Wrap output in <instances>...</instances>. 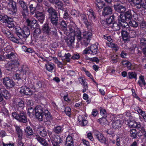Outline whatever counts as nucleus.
Instances as JSON below:
<instances>
[{"instance_id":"1","label":"nucleus","mask_w":146,"mask_h":146,"mask_svg":"<svg viewBox=\"0 0 146 146\" xmlns=\"http://www.w3.org/2000/svg\"><path fill=\"white\" fill-rule=\"evenodd\" d=\"M69 31L71 37L67 39V43L69 46H71L74 43L76 37L77 39L81 40L82 43L87 46L90 42L92 36L91 30L86 31L84 30L82 32L83 37H81V33L80 29L78 28L75 24H71L69 27Z\"/></svg>"},{"instance_id":"2","label":"nucleus","mask_w":146,"mask_h":146,"mask_svg":"<svg viewBox=\"0 0 146 146\" xmlns=\"http://www.w3.org/2000/svg\"><path fill=\"white\" fill-rule=\"evenodd\" d=\"M16 34L17 36H21L22 38V40L25 42L27 38L30 34V30L27 27H24L23 28V30L19 27H17L16 28Z\"/></svg>"},{"instance_id":"3","label":"nucleus","mask_w":146,"mask_h":146,"mask_svg":"<svg viewBox=\"0 0 146 146\" xmlns=\"http://www.w3.org/2000/svg\"><path fill=\"white\" fill-rule=\"evenodd\" d=\"M8 13L11 15L15 14L17 11L16 3L12 0H8Z\"/></svg>"},{"instance_id":"4","label":"nucleus","mask_w":146,"mask_h":146,"mask_svg":"<svg viewBox=\"0 0 146 146\" xmlns=\"http://www.w3.org/2000/svg\"><path fill=\"white\" fill-rule=\"evenodd\" d=\"M131 11L130 10H129L127 11L125 13V15L120 14L119 17V21H122L123 24L122 25L124 26H128V24L127 22L125 21V20L127 19H130L132 17V14L131 13Z\"/></svg>"},{"instance_id":"5","label":"nucleus","mask_w":146,"mask_h":146,"mask_svg":"<svg viewBox=\"0 0 146 146\" xmlns=\"http://www.w3.org/2000/svg\"><path fill=\"white\" fill-rule=\"evenodd\" d=\"M35 112L36 117L39 120L41 121L44 119L43 108L41 106L39 105L35 107Z\"/></svg>"},{"instance_id":"6","label":"nucleus","mask_w":146,"mask_h":146,"mask_svg":"<svg viewBox=\"0 0 146 146\" xmlns=\"http://www.w3.org/2000/svg\"><path fill=\"white\" fill-rule=\"evenodd\" d=\"M98 43L91 45L90 47L86 48L83 51V53L84 54H96L97 53L98 46Z\"/></svg>"},{"instance_id":"7","label":"nucleus","mask_w":146,"mask_h":146,"mask_svg":"<svg viewBox=\"0 0 146 146\" xmlns=\"http://www.w3.org/2000/svg\"><path fill=\"white\" fill-rule=\"evenodd\" d=\"M119 17L118 19V21L116 22H114L112 25L110 26L115 31L119 30L122 27L124 29H125L126 26H124L122 25L123 23L122 21H119Z\"/></svg>"},{"instance_id":"8","label":"nucleus","mask_w":146,"mask_h":146,"mask_svg":"<svg viewBox=\"0 0 146 146\" xmlns=\"http://www.w3.org/2000/svg\"><path fill=\"white\" fill-rule=\"evenodd\" d=\"M51 139L53 146H60L59 144L62 141V138L58 135L52 137Z\"/></svg>"},{"instance_id":"9","label":"nucleus","mask_w":146,"mask_h":146,"mask_svg":"<svg viewBox=\"0 0 146 146\" xmlns=\"http://www.w3.org/2000/svg\"><path fill=\"white\" fill-rule=\"evenodd\" d=\"M3 80V84L7 88H12L14 86V82L8 77L4 78Z\"/></svg>"},{"instance_id":"10","label":"nucleus","mask_w":146,"mask_h":146,"mask_svg":"<svg viewBox=\"0 0 146 146\" xmlns=\"http://www.w3.org/2000/svg\"><path fill=\"white\" fill-rule=\"evenodd\" d=\"M13 104L15 108L17 110L22 109L24 107V102L20 99L16 100Z\"/></svg>"},{"instance_id":"11","label":"nucleus","mask_w":146,"mask_h":146,"mask_svg":"<svg viewBox=\"0 0 146 146\" xmlns=\"http://www.w3.org/2000/svg\"><path fill=\"white\" fill-rule=\"evenodd\" d=\"M74 24L73 22H72L70 23V26L69 27H69L71 24ZM61 28H62L63 31H64V33L67 36L69 35L70 37L69 38H70L71 37V34L69 30V31L67 30V25L66 24V22L64 21H62L61 22Z\"/></svg>"},{"instance_id":"12","label":"nucleus","mask_w":146,"mask_h":146,"mask_svg":"<svg viewBox=\"0 0 146 146\" xmlns=\"http://www.w3.org/2000/svg\"><path fill=\"white\" fill-rule=\"evenodd\" d=\"M20 92L21 93L26 95H31L33 93V91L29 87L25 86L21 87Z\"/></svg>"},{"instance_id":"13","label":"nucleus","mask_w":146,"mask_h":146,"mask_svg":"<svg viewBox=\"0 0 146 146\" xmlns=\"http://www.w3.org/2000/svg\"><path fill=\"white\" fill-rule=\"evenodd\" d=\"M140 47L143 54L146 56V40L145 38H142L141 39Z\"/></svg>"},{"instance_id":"14","label":"nucleus","mask_w":146,"mask_h":146,"mask_svg":"<svg viewBox=\"0 0 146 146\" xmlns=\"http://www.w3.org/2000/svg\"><path fill=\"white\" fill-rule=\"evenodd\" d=\"M34 17H36L41 23H43V21L44 19V15L42 12H40L38 11L35 12Z\"/></svg>"},{"instance_id":"15","label":"nucleus","mask_w":146,"mask_h":146,"mask_svg":"<svg viewBox=\"0 0 146 146\" xmlns=\"http://www.w3.org/2000/svg\"><path fill=\"white\" fill-rule=\"evenodd\" d=\"M95 135L99 141L102 143H105L106 139L101 133L96 131L95 133Z\"/></svg>"},{"instance_id":"16","label":"nucleus","mask_w":146,"mask_h":146,"mask_svg":"<svg viewBox=\"0 0 146 146\" xmlns=\"http://www.w3.org/2000/svg\"><path fill=\"white\" fill-rule=\"evenodd\" d=\"M18 37H15L13 36L12 35L11 36V37H10L9 38L12 41L17 43H19L21 44H23L24 42V41L22 40V38L21 36H17Z\"/></svg>"},{"instance_id":"17","label":"nucleus","mask_w":146,"mask_h":146,"mask_svg":"<svg viewBox=\"0 0 146 146\" xmlns=\"http://www.w3.org/2000/svg\"><path fill=\"white\" fill-rule=\"evenodd\" d=\"M26 22L28 26L30 27L31 29H34L35 28V26L37 25V21L35 19H33L31 21L29 19H27L26 20Z\"/></svg>"},{"instance_id":"18","label":"nucleus","mask_w":146,"mask_h":146,"mask_svg":"<svg viewBox=\"0 0 146 146\" xmlns=\"http://www.w3.org/2000/svg\"><path fill=\"white\" fill-rule=\"evenodd\" d=\"M21 72L23 75L24 78H26V75L29 74V69L27 66L26 65L22 66L21 67Z\"/></svg>"},{"instance_id":"19","label":"nucleus","mask_w":146,"mask_h":146,"mask_svg":"<svg viewBox=\"0 0 146 146\" xmlns=\"http://www.w3.org/2000/svg\"><path fill=\"white\" fill-rule=\"evenodd\" d=\"M114 6L115 11L120 13H123L126 10V9L124 7L120 4H115L114 5Z\"/></svg>"},{"instance_id":"20","label":"nucleus","mask_w":146,"mask_h":146,"mask_svg":"<svg viewBox=\"0 0 146 146\" xmlns=\"http://www.w3.org/2000/svg\"><path fill=\"white\" fill-rule=\"evenodd\" d=\"M78 120L79 123L82 126L86 125L88 123V121L86 120V118L83 115H79Z\"/></svg>"},{"instance_id":"21","label":"nucleus","mask_w":146,"mask_h":146,"mask_svg":"<svg viewBox=\"0 0 146 146\" xmlns=\"http://www.w3.org/2000/svg\"><path fill=\"white\" fill-rule=\"evenodd\" d=\"M7 25L9 28L15 27L16 25V23L13 20V18H9L7 21Z\"/></svg>"},{"instance_id":"22","label":"nucleus","mask_w":146,"mask_h":146,"mask_svg":"<svg viewBox=\"0 0 146 146\" xmlns=\"http://www.w3.org/2000/svg\"><path fill=\"white\" fill-rule=\"evenodd\" d=\"M34 136L35 138L42 145L46 146L48 145L46 141L44 139L40 137L38 135H35Z\"/></svg>"},{"instance_id":"23","label":"nucleus","mask_w":146,"mask_h":146,"mask_svg":"<svg viewBox=\"0 0 146 146\" xmlns=\"http://www.w3.org/2000/svg\"><path fill=\"white\" fill-rule=\"evenodd\" d=\"M1 95L6 99H9L11 97V95L9 92L6 89L3 88L1 90Z\"/></svg>"},{"instance_id":"24","label":"nucleus","mask_w":146,"mask_h":146,"mask_svg":"<svg viewBox=\"0 0 146 146\" xmlns=\"http://www.w3.org/2000/svg\"><path fill=\"white\" fill-rule=\"evenodd\" d=\"M22 74L20 70H17L13 76V78L14 79L18 80L23 78H24L23 75L22 76Z\"/></svg>"},{"instance_id":"25","label":"nucleus","mask_w":146,"mask_h":146,"mask_svg":"<svg viewBox=\"0 0 146 146\" xmlns=\"http://www.w3.org/2000/svg\"><path fill=\"white\" fill-rule=\"evenodd\" d=\"M122 38L124 41H126L128 39L129 35L128 31L125 29L123 28L121 32Z\"/></svg>"},{"instance_id":"26","label":"nucleus","mask_w":146,"mask_h":146,"mask_svg":"<svg viewBox=\"0 0 146 146\" xmlns=\"http://www.w3.org/2000/svg\"><path fill=\"white\" fill-rule=\"evenodd\" d=\"M125 29H126L127 31H128L129 35L130 37L132 38L136 36V34L135 31L134 30L131 29L128 25V26L126 27Z\"/></svg>"},{"instance_id":"27","label":"nucleus","mask_w":146,"mask_h":146,"mask_svg":"<svg viewBox=\"0 0 146 146\" xmlns=\"http://www.w3.org/2000/svg\"><path fill=\"white\" fill-rule=\"evenodd\" d=\"M17 135L19 139H21L23 135V131L20 127L17 125H14Z\"/></svg>"},{"instance_id":"28","label":"nucleus","mask_w":146,"mask_h":146,"mask_svg":"<svg viewBox=\"0 0 146 146\" xmlns=\"http://www.w3.org/2000/svg\"><path fill=\"white\" fill-rule=\"evenodd\" d=\"M112 10L110 7H105L103 10V14L104 15H107L112 13Z\"/></svg>"},{"instance_id":"29","label":"nucleus","mask_w":146,"mask_h":146,"mask_svg":"<svg viewBox=\"0 0 146 146\" xmlns=\"http://www.w3.org/2000/svg\"><path fill=\"white\" fill-rule=\"evenodd\" d=\"M112 125L114 129H118L121 126V123L120 120H117L112 121Z\"/></svg>"},{"instance_id":"30","label":"nucleus","mask_w":146,"mask_h":146,"mask_svg":"<svg viewBox=\"0 0 146 146\" xmlns=\"http://www.w3.org/2000/svg\"><path fill=\"white\" fill-rule=\"evenodd\" d=\"M45 66L46 70L51 73L55 67V65L52 63H48L46 64Z\"/></svg>"},{"instance_id":"31","label":"nucleus","mask_w":146,"mask_h":146,"mask_svg":"<svg viewBox=\"0 0 146 146\" xmlns=\"http://www.w3.org/2000/svg\"><path fill=\"white\" fill-rule=\"evenodd\" d=\"M66 142V146H73V140L71 136L68 135L67 137Z\"/></svg>"},{"instance_id":"32","label":"nucleus","mask_w":146,"mask_h":146,"mask_svg":"<svg viewBox=\"0 0 146 146\" xmlns=\"http://www.w3.org/2000/svg\"><path fill=\"white\" fill-rule=\"evenodd\" d=\"M137 83L141 87L146 85V82L145 80L144 77L142 75L140 76L139 80Z\"/></svg>"},{"instance_id":"33","label":"nucleus","mask_w":146,"mask_h":146,"mask_svg":"<svg viewBox=\"0 0 146 146\" xmlns=\"http://www.w3.org/2000/svg\"><path fill=\"white\" fill-rule=\"evenodd\" d=\"M88 18L89 19L95 21L96 20L95 15L94 14L93 10L92 9H90L88 13Z\"/></svg>"},{"instance_id":"34","label":"nucleus","mask_w":146,"mask_h":146,"mask_svg":"<svg viewBox=\"0 0 146 146\" xmlns=\"http://www.w3.org/2000/svg\"><path fill=\"white\" fill-rule=\"evenodd\" d=\"M128 125L130 127H140V125L134 121H129L128 122Z\"/></svg>"},{"instance_id":"35","label":"nucleus","mask_w":146,"mask_h":146,"mask_svg":"<svg viewBox=\"0 0 146 146\" xmlns=\"http://www.w3.org/2000/svg\"><path fill=\"white\" fill-rule=\"evenodd\" d=\"M131 2L132 5L135 6L138 9L141 8L140 0H131Z\"/></svg>"},{"instance_id":"36","label":"nucleus","mask_w":146,"mask_h":146,"mask_svg":"<svg viewBox=\"0 0 146 146\" xmlns=\"http://www.w3.org/2000/svg\"><path fill=\"white\" fill-rule=\"evenodd\" d=\"M18 120L25 123L27 121V119L25 115L23 113H21L19 115V117H18Z\"/></svg>"},{"instance_id":"37","label":"nucleus","mask_w":146,"mask_h":146,"mask_svg":"<svg viewBox=\"0 0 146 146\" xmlns=\"http://www.w3.org/2000/svg\"><path fill=\"white\" fill-rule=\"evenodd\" d=\"M106 44L108 47L111 48L113 50L115 51H117L118 49V47L117 44L113 42V41L107 42Z\"/></svg>"},{"instance_id":"38","label":"nucleus","mask_w":146,"mask_h":146,"mask_svg":"<svg viewBox=\"0 0 146 146\" xmlns=\"http://www.w3.org/2000/svg\"><path fill=\"white\" fill-rule=\"evenodd\" d=\"M29 8L30 9V12L31 14L33 15L34 13H35V12H37L36 10H38V6L36 7L33 4H31L29 5Z\"/></svg>"},{"instance_id":"39","label":"nucleus","mask_w":146,"mask_h":146,"mask_svg":"<svg viewBox=\"0 0 146 146\" xmlns=\"http://www.w3.org/2000/svg\"><path fill=\"white\" fill-rule=\"evenodd\" d=\"M96 4L98 8L101 9L105 6V3L101 0H96Z\"/></svg>"},{"instance_id":"40","label":"nucleus","mask_w":146,"mask_h":146,"mask_svg":"<svg viewBox=\"0 0 146 146\" xmlns=\"http://www.w3.org/2000/svg\"><path fill=\"white\" fill-rule=\"evenodd\" d=\"M98 122L102 125H108L109 124L108 121H107L106 119L104 117L100 118L98 119Z\"/></svg>"},{"instance_id":"41","label":"nucleus","mask_w":146,"mask_h":146,"mask_svg":"<svg viewBox=\"0 0 146 146\" xmlns=\"http://www.w3.org/2000/svg\"><path fill=\"white\" fill-rule=\"evenodd\" d=\"M122 64L125 67L129 70L131 69V63L129 61L127 60H123L122 62Z\"/></svg>"},{"instance_id":"42","label":"nucleus","mask_w":146,"mask_h":146,"mask_svg":"<svg viewBox=\"0 0 146 146\" xmlns=\"http://www.w3.org/2000/svg\"><path fill=\"white\" fill-rule=\"evenodd\" d=\"M121 137H120L117 136L116 139V141L115 140H111L110 142L114 144L116 143V145L117 146H120V140Z\"/></svg>"},{"instance_id":"43","label":"nucleus","mask_w":146,"mask_h":146,"mask_svg":"<svg viewBox=\"0 0 146 146\" xmlns=\"http://www.w3.org/2000/svg\"><path fill=\"white\" fill-rule=\"evenodd\" d=\"M42 30L44 33L47 34H49L50 33V29L47 24L44 25L42 27Z\"/></svg>"},{"instance_id":"44","label":"nucleus","mask_w":146,"mask_h":146,"mask_svg":"<svg viewBox=\"0 0 146 146\" xmlns=\"http://www.w3.org/2000/svg\"><path fill=\"white\" fill-rule=\"evenodd\" d=\"M37 131L40 133V135L42 137H44L46 136L47 135L45 129L43 127L40 128V129L38 130Z\"/></svg>"},{"instance_id":"45","label":"nucleus","mask_w":146,"mask_h":146,"mask_svg":"<svg viewBox=\"0 0 146 146\" xmlns=\"http://www.w3.org/2000/svg\"><path fill=\"white\" fill-rule=\"evenodd\" d=\"M2 31L3 33L7 36L8 38L11 37L12 35L11 32L6 28H2Z\"/></svg>"},{"instance_id":"46","label":"nucleus","mask_w":146,"mask_h":146,"mask_svg":"<svg viewBox=\"0 0 146 146\" xmlns=\"http://www.w3.org/2000/svg\"><path fill=\"white\" fill-rule=\"evenodd\" d=\"M130 136L133 138H135L137 136V132L135 129H132L130 131Z\"/></svg>"},{"instance_id":"47","label":"nucleus","mask_w":146,"mask_h":146,"mask_svg":"<svg viewBox=\"0 0 146 146\" xmlns=\"http://www.w3.org/2000/svg\"><path fill=\"white\" fill-rule=\"evenodd\" d=\"M115 19V16L113 15L110 17L109 18L107 19L106 21L107 25L110 26L112 25L111 23L114 21Z\"/></svg>"},{"instance_id":"48","label":"nucleus","mask_w":146,"mask_h":146,"mask_svg":"<svg viewBox=\"0 0 146 146\" xmlns=\"http://www.w3.org/2000/svg\"><path fill=\"white\" fill-rule=\"evenodd\" d=\"M50 16L51 17V21L52 23L55 25L56 24L57 21L58 20V18L57 17V14L56 13L55 14Z\"/></svg>"},{"instance_id":"49","label":"nucleus","mask_w":146,"mask_h":146,"mask_svg":"<svg viewBox=\"0 0 146 146\" xmlns=\"http://www.w3.org/2000/svg\"><path fill=\"white\" fill-rule=\"evenodd\" d=\"M25 132L26 134L28 135H32L33 133L32 129L29 126H27L26 127L25 129Z\"/></svg>"},{"instance_id":"50","label":"nucleus","mask_w":146,"mask_h":146,"mask_svg":"<svg viewBox=\"0 0 146 146\" xmlns=\"http://www.w3.org/2000/svg\"><path fill=\"white\" fill-rule=\"evenodd\" d=\"M128 25L129 26H131L134 27H136L138 25L137 23L135 21L133 20H130L129 22V24Z\"/></svg>"},{"instance_id":"51","label":"nucleus","mask_w":146,"mask_h":146,"mask_svg":"<svg viewBox=\"0 0 146 146\" xmlns=\"http://www.w3.org/2000/svg\"><path fill=\"white\" fill-rule=\"evenodd\" d=\"M41 33L40 29L39 28H36L35 29L33 33V36L34 37H37Z\"/></svg>"},{"instance_id":"52","label":"nucleus","mask_w":146,"mask_h":146,"mask_svg":"<svg viewBox=\"0 0 146 146\" xmlns=\"http://www.w3.org/2000/svg\"><path fill=\"white\" fill-rule=\"evenodd\" d=\"M138 114L140 119H142L141 116L145 121H146V114L145 111L142 110Z\"/></svg>"},{"instance_id":"53","label":"nucleus","mask_w":146,"mask_h":146,"mask_svg":"<svg viewBox=\"0 0 146 146\" xmlns=\"http://www.w3.org/2000/svg\"><path fill=\"white\" fill-rule=\"evenodd\" d=\"M9 62V64H11L13 66L14 68L18 66L20 63L19 61L16 60H12Z\"/></svg>"},{"instance_id":"54","label":"nucleus","mask_w":146,"mask_h":146,"mask_svg":"<svg viewBox=\"0 0 146 146\" xmlns=\"http://www.w3.org/2000/svg\"><path fill=\"white\" fill-rule=\"evenodd\" d=\"M57 1H57V3H55V4H56L59 9L63 10V3L61 1H60V0Z\"/></svg>"},{"instance_id":"55","label":"nucleus","mask_w":146,"mask_h":146,"mask_svg":"<svg viewBox=\"0 0 146 146\" xmlns=\"http://www.w3.org/2000/svg\"><path fill=\"white\" fill-rule=\"evenodd\" d=\"M54 131L57 133H58L60 132L62 130V127L60 126H57L55 127L54 129Z\"/></svg>"},{"instance_id":"56","label":"nucleus","mask_w":146,"mask_h":146,"mask_svg":"<svg viewBox=\"0 0 146 146\" xmlns=\"http://www.w3.org/2000/svg\"><path fill=\"white\" fill-rule=\"evenodd\" d=\"M71 55L69 53L66 54H65L64 56L62 57L63 59H64V61H66L67 62H70V57Z\"/></svg>"},{"instance_id":"57","label":"nucleus","mask_w":146,"mask_h":146,"mask_svg":"<svg viewBox=\"0 0 146 146\" xmlns=\"http://www.w3.org/2000/svg\"><path fill=\"white\" fill-rule=\"evenodd\" d=\"M48 11L49 13V15L50 16L56 13L55 10L52 7L49 8L48 9Z\"/></svg>"},{"instance_id":"58","label":"nucleus","mask_w":146,"mask_h":146,"mask_svg":"<svg viewBox=\"0 0 146 146\" xmlns=\"http://www.w3.org/2000/svg\"><path fill=\"white\" fill-rule=\"evenodd\" d=\"M128 76L129 78L130 79L135 78L136 79H137V74L135 73L134 72H128Z\"/></svg>"},{"instance_id":"59","label":"nucleus","mask_w":146,"mask_h":146,"mask_svg":"<svg viewBox=\"0 0 146 146\" xmlns=\"http://www.w3.org/2000/svg\"><path fill=\"white\" fill-rule=\"evenodd\" d=\"M10 62H9L7 64L6 66V69L8 70L12 71L14 68L11 64H10Z\"/></svg>"},{"instance_id":"60","label":"nucleus","mask_w":146,"mask_h":146,"mask_svg":"<svg viewBox=\"0 0 146 146\" xmlns=\"http://www.w3.org/2000/svg\"><path fill=\"white\" fill-rule=\"evenodd\" d=\"M20 5L21 6L23 9H27L26 3L23 1H20L19 2Z\"/></svg>"},{"instance_id":"61","label":"nucleus","mask_w":146,"mask_h":146,"mask_svg":"<svg viewBox=\"0 0 146 146\" xmlns=\"http://www.w3.org/2000/svg\"><path fill=\"white\" fill-rule=\"evenodd\" d=\"M71 109L68 107H67L65 108L64 111L66 114L69 116L71 115Z\"/></svg>"},{"instance_id":"62","label":"nucleus","mask_w":146,"mask_h":146,"mask_svg":"<svg viewBox=\"0 0 146 146\" xmlns=\"http://www.w3.org/2000/svg\"><path fill=\"white\" fill-rule=\"evenodd\" d=\"M5 56L6 58L8 59L13 58L15 57V55L13 52L8 53Z\"/></svg>"},{"instance_id":"63","label":"nucleus","mask_w":146,"mask_h":146,"mask_svg":"<svg viewBox=\"0 0 146 146\" xmlns=\"http://www.w3.org/2000/svg\"><path fill=\"white\" fill-rule=\"evenodd\" d=\"M28 10L27 9H23L22 15L24 18H25L28 15Z\"/></svg>"},{"instance_id":"64","label":"nucleus","mask_w":146,"mask_h":146,"mask_svg":"<svg viewBox=\"0 0 146 146\" xmlns=\"http://www.w3.org/2000/svg\"><path fill=\"white\" fill-rule=\"evenodd\" d=\"M141 8L142 7L146 9V0H140Z\"/></svg>"}]
</instances>
